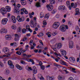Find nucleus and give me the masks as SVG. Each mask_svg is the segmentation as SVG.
Masks as SVG:
<instances>
[{"label": "nucleus", "mask_w": 80, "mask_h": 80, "mask_svg": "<svg viewBox=\"0 0 80 80\" xmlns=\"http://www.w3.org/2000/svg\"><path fill=\"white\" fill-rule=\"evenodd\" d=\"M10 9H11V8L9 6H6L5 9L3 8H2L1 9L0 12L2 14V15H3L4 14H6V13H7V12H10Z\"/></svg>", "instance_id": "obj_1"}, {"label": "nucleus", "mask_w": 80, "mask_h": 80, "mask_svg": "<svg viewBox=\"0 0 80 80\" xmlns=\"http://www.w3.org/2000/svg\"><path fill=\"white\" fill-rule=\"evenodd\" d=\"M60 26V23L58 22H55L52 25V27L55 29H57Z\"/></svg>", "instance_id": "obj_2"}, {"label": "nucleus", "mask_w": 80, "mask_h": 80, "mask_svg": "<svg viewBox=\"0 0 80 80\" xmlns=\"http://www.w3.org/2000/svg\"><path fill=\"white\" fill-rule=\"evenodd\" d=\"M16 19L18 22H23L24 21L25 18L23 17L20 18V17L19 16H17Z\"/></svg>", "instance_id": "obj_3"}, {"label": "nucleus", "mask_w": 80, "mask_h": 80, "mask_svg": "<svg viewBox=\"0 0 80 80\" xmlns=\"http://www.w3.org/2000/svg\"><path fill=\"white\" fill-rule=\"evenodd\" d=\"M46 7L49 11L52 10V9L53 8V7L52 4H50L49 5H47Z\"/></svg>", "instance_id": "obj_4"}, {"label": "nucleus", "mask_w": 80, "mask_h": 80, "mask_svg": "<svg viewBox=\"0 0 80 80\" xmlns=\"http://www.w3.org/2000/svg\"><path fill=\"white\" fill-rule=\"evenodd\" d=\"M8 65L10 66L11 68H13L14 66L13 65V63L11 61L9 60L8 62Z\"/></svg>", "instance_id": "obj_5"}, {"label": "nucleus", "mask_w": 80, "mask_h": 80, "mask_svg": "<svg viewBox=\"0 0 80 80\" xmlns=\"http://www.w3.org/2000/svg\"><path fill=\"white\" fill-rule=\"evenodd\" d=\"M1 33H7V30L5 28H2L0 30Z\"/></svg>", "instance_id": "obj_6"}, {"label": "nucleus", "mask_w": 80, "mask_h": 80, "mask_svg": "<svg viewBox=\"0 0 80 80\" xmlns=\"http://www.w3.org/2000/svg\"><path fill=\"white\" fill-rule=\"evenodd\" d=\"M8 22V19L5 18L2 20V23L3 25L7 24V22Z\"/></svg>", "instance_id": "obj_7"}, {"label": "nucleus", "mask_w": 80, "mask_h": 80, "mask_svg": "<svg viewBox=\"0 0 80 80\" xmlns=\"http://www.w3.org/2000/svg\"><path fill=\"white\" fill-rule=\"evenodd\" d=\"M62 45L61 43H59L57 44H56L55 46V47L57 48V49H59L62 48Z\"/></svg>", "instance_id": "obj_8"}, {"label": "nucleus", "mask_w": 80, "mask_h": 80, "mask_svg": "<svg viewBox=\"0 0 80 80\" xmlns=\"http://www.w3.org/2000/svg\"><path fill=\"white\" fill-rule=\"evenodd\" d=\"M3 51L4 53H6V52H8L7 53H9V54H11V53H12V52H11L10 53H8V52H9V49H8V48H4L3 49Z\"/></svg>", "instance_id": "obj_9"}, {"label": "nucleus", "mask_w": 80, "mask_h": 80, "mask_svg": "<svg viewBox=\"0 0 80 80\" xmlns=\"http://www.w3.org/2000/svg\"><path fill=\"white\" fill-rule=\"evenodd\" d=\"M59 30L62 32H65L66 31V29L65 28L63 27V26H61L59 28Z\"/></svg>", "instance_id": "obj_10"}, {"label": "nucleus", "mask_w": 80, "mask_h": 80, "mask_svg": "<svg viewBox=\"0 0 80 80\" xmlns=\"http://www.w3.org/2000/svg\"><path fill=\"white\" fill-rule=\"evenodd\" d=\"M14 11L15 12L17 13L18 14H19L20 13V10L17 8H15L14 9Z\"/></svg>", "instance_id": "obj_11"}, {"label": "nucleus", "mask_w": 80, "mask_h": 80, "mask_svg": "<svg viewBox=\"0 0 80 80\" xmlns=\"http://www.w3.org/2000/svg\"><path fill=\"white\" fill-rule=\"evenodd\" d=\"M73 42L72 41H71L69 42V48H73Z\"/></svg>", "instance_id": "obj_12"}, {"label": "nucleus", "mask_w": 80, "mask_h": 80, "mask_svg": "<svg viewBox=\"0 0 80 80\" xmlns=\"http://www.w3.org/2000/svg\"><path fill=\"white\" fill-rule=\"evenodd\" d=\"M13 23H16V19L15 18V17L13 16H12L11 17Z\"/></svg>", "instance_id": "obj_13"}, {"label": "nucleus", "mask_w": 80, "mask_h": 80, "mask_svg": "<svg viewBox=\"0 0 80 80\" xmlns=\"http://www.w3.org/2000/svg\"><path fill=\"white\" fill-rule=\"evenodd\" d=\"M76 13L75 15H79L80 14V12H79V9L78 8H76L75 9Z\"/></svg>", "instance_id": "obj_14"}, {"label": "nucleus", "mask_w": 80, "mask_h": 80, "mask_svg": "<svg viewBox=\"0 0 80 80\" xmlns=\"http://www.w3.org/2000/svg\"><path fill=\"white\" fill-rule=\"evenodd\" d=\"M33 73L34 74H36L37 73V69H36V67L34 66L33 67Z\"/></svg>", "instance_id": "obj_15"}, {"label": "nucleus", "mask_w": 80, "mask_h": 80, "mask_svg": "<svg viewBox=\"0 0 80 80\" xmlns=\"http://www.w3.org/2000/svg\"><path fill=\"white\" fill-rule=\"evenodd\" d=\"M16 67L17 68L19 69L20 70H21L22 69V67L18 64L16 65Z\"/></svg>", "instance_id": "obj_16"}, {"label": "nucleus", "mask_w": 80, "mask_h": 80, "mask_svg": "<svg viewBox=\"0 0 80 80\" xmlns=\"http://www.w3.org/2000/svg\"><path fill=\"white\" fill-rule=\"evenodd\" d=\"M61 53L62 55H66L67 54V52L64 50H62L61 51Z\"/></svg>", "instance_id": "obj_17"}, {"label": "nucleus", "mask_w": 80, "mask_h": 80, "mask_svg": "<svg viewBox=\"0 0 80 80\" xmlns=\"http://www.w3.org/2000/svg\"><path fill=\"white\" fill-rule=\"evenodd\" d=\"M21 10L22 11V12H23L25 13V14H28V12L26 10L25 8H22L21 9Z\"/></svg>", "instance_id": "obj_18"}, {"label": "nucleus", "mask_w": 80, "mask_h": 80, "mask_svg": "<svg viewBox=\"0 0 80 80\" xmlns=\"http://www.w3.org/2000/svg\"><path fill=\"white\" fill-rule=\"evenodd\" d=\"M5 38L8 40H11V37L8 36V35H7L5 36Z\"/></svg>", "instance_id": "obj_19"}, {"label": "nucleus", "mask_w": 80, "mask_h": 80, "mask_svg": "<svg viewBox=\"0 0 80 80\" xmlns=\"http://www.w3.org/2000/svg\"><path fill=\"white\" fill-rule=\"evenodd\" d=\"M58 9L59 10H61V9H63V10H65V6H60L58 7Z\"/></svg>", "instance_id": "obj_20"}, {"label": "nucleus", "mask_w": 80, "mask_h": 80, "mask_svg": "<svg viewBox=\"0 0 80 80\" xmlns=\"http://www.w3.org/2000/svg\"><path fill=\"white\" fill-rule=\"evenodd\" d=\"M69 60L71 62H75V59L73 57H71L69 58Z\"/></svg>", "instance_id": "obj_21"}, {"label": "nucleus", "mask_w": 80, "mask_h": 80, "mask_svg": "<svg viewBox=\"0 0 80 80\" xmlns=\"http://www.w3.org/2000/svg\"><path fill=\"white\" fill-rule=\"evenodd\" d=\"M30 25L31 27L32 28H33L34 27V24L33 23V21L32 20L30 21Z\"/></svg>", "instance_id": "obj_22"}, {"label": "nucleus", "mask_w": 80, "mask_h": 80, "mask_svg": "<svg viewBox=\"0 0 80 80\" xmlns=\"http://www.w3.org/2000/svg\"><path fill=\"white\" fill-rule=\"evenodd\" d=\"M5 73L6 75H9L10 74V70L8 69H6L5 70Z\"/></svg>", "instance_id": "obj_23"}, {"label": "nucleus", "mask_w": 80, "mask_h": 80, "mask_svg": "<svg viewBox=\"0 0 80 80\" xmlns=\"http://www.w3.org/2000/svg\"><path fill=\"white\" fill-rule=\"evenodd\" d=\"M61 63L62 65H64L67 67H68V65L67 64V63L63 61H61Z\"/></svg>", "instance_id": "obj_24"}, {"label": "nucleus", "mask_w": 80, "mask_h": 80, "mask_svg": "<svg viewBox=\"0 0 80 80\" xmlns=\"http://www.w3.org/2000/svg\"><path fill=\"white\" fill-rule=\"evenodd\" d=\"M21 36V35H20V34H16L15 35V37H16V38H20Z\"/></svg>", "instance_id": "obj_25"}, {"label": "nucleus", "mask_w": 80, "mask_h": 80, "mask_svg": "<svg viewBox=\"0 0 80 80\" xmlns=\"http://www.w3.org/2000/svg\"><path fill=\"white\" fill-rule=\"evenodd\" d=\"M36 7H41V6H40V3L39 2H38L36 3Z\"/></svg>", "instance_id": "obj_26"}, {"label": "nucleus", "mask_w": 80, "mask_h": 80, "mask_svg": "<svg viewBox=\"0 0 80 80\" xmlns=\"http://www.w3.org/2000/svg\"><path fill=\"white\" fill-rule=\"evenodd\" d=\"M27 38L26 36H25L23 37L22 41H23V42H25V41H27Z\"/></svg>", "instance_id": "obj_27"}, {"label": "nucleus", "mask_w": 80, "mask_h": 80, "mask_svg": "<svg viewBox=\"0 0 80 80\" xmlns=\"http://www.w3.org/2000/svg\"><path fill=\"white\" fill-rule=\"evenodd\" d=\"M51 4H54L55 3V1L54 0H49Z\"/></svg>", "instance_id": "obj_28"}, {"label": "nucleus", "mask_w": 80, "mask_h": 80, "mask_svg": "<svg viewBox=\"0 0 80 80\" xmlns=\"http://www.w3.org/2000/svg\"><path fill=\"white\" fill-rule=\"evenodd\" d=\"M12 29H13V30H15L17 28V27L15 25H14L12 26Z\"/></svg>", "instance_id": "obj_29"}, {"label": "nucleus", "mask_w": 80, "mask_h": 80, "mask_svg": "<svg viewBox=\"0 0 80 80\" xmlns=\"http://www.w3.org/2000/svg\"><path fill=\"white\" fill-rule=\"evenodd\" d=\"M62 70L63 71H64V72H65L66 73H68V72L67 71V68H62Z\"/></svg>", "instance_id": "obj_30"}, {"label": "nucleus", "mask_w": 80, "mask_h": 80, "mask_svg": "<svg viewBox=\"0 0 80 80\" xmlns=\"http://www.w3.org/2000/svg\"><path fill=\"white\" fill-rule=\"evenodd\" d=\"M16 53L19 55H22V52H20V51H17L16 52Z\"/></svg>", "instance_id": "obj_31"}, {"label": "nucleus", "mask_w": 80, "mask_h": 80, "mask_svg": "<svg viewBox=\"0 0 80 80\" xmlns=\"http://www.w3.org/2000/svg\"><path fill=\"white\" fill-rule=\"evenodd\" d=\"M22 30V28L20 27H19L17 29V32H20Z\"/></svg>", "instance_id": "obj_32"}, {"label": "nucleus", "mask_w": 80, "mask_h": 80, "mask_svg": "<svg viewBox=\"0 0 80 80\" xmlns=\"http://www.w3.org/2000/svg\"><path fill=\"white\" fill-rule=\"evenodd\" d=\"M76 69L75 68H72V71L73 73H77V72L76 71H75Z\"/></svg>", "instance_id": "obj_33"}, {"label": "nucleus", "mask_w": 80, "mask_h": 80, "mask_svg": "<svg viewBox=\"0 0 80 80\" xmlns=\"http://www.w3.org/2000/svg\"><path fill=\"white\" fill-rule=\"evenodd\" d=\"M66 3H67V7H69V6H70V1H67L66 2Z\"/></svg>", "instance_id": "obj_34"}, {"label": "nucleus", "mask_w": 80, "mask_h": 80, "mask_svg": "<svg viewBox=\"0 0 80 80\" xmlns=\"http://www.w3.org/2000/svg\"><path fill=\"white\" fill-rule=\"evenodd\" d=\"M21 63L22 64H27V63L23 61V60H21Z\"/></svg>", "instance_id": "obj_35"}, {"label": "nucleus", "mask_w": 80, "mask_h": 80, "mask_svg": "<svg viewBox=\"0 0 80 80\" xmlns=\"http://www.w3.org/2000/svg\"><path fill=\"white\" fill-rule=\"evenodd\" d=\"M22 4V5H26V2H24V1L21 2Z\"/></svg>", "instance_id": "obj_36"}, {"label": "nucleus", "mask_w": 80, "mask_h": 80, "mask_svg": "<svg viewBox=\"0 0 80 80\" xmlns=\"http://www.w3.org/2000/svg\"><path fill=\"white\" fill-rule=\"evenodd\" d=\"M49 18V15L48 14H46L45 15L44 17V18Z\"/></svg>", "instance_id": "obj_37"}, {"label": "nucleus", "mask_w": 80, "mask_h": 80, "mask_svg": "<svg viewBox=\"0 0 80 80\" xmlns=\"http://www.w3.org/2000/svg\"><path fill=\"white\" fill-rule=\"evenodd\" d=\"M58 79L59 80H62V77L60 76H59L58 77Z\"/></svg>", "instance_id": "obj_38"}, {"label": "nucleus", "mask_w": 80, "mask_h": 80, "mask_svg": "<svg viewBox=\"0 0 80 80\" xmlns=\"http://www.w3.org/2000/svg\"><path fill=\"white\" fill-rule=\"evenodd\" d=\"M22 33H25V32H26V30L25 28H23L22 30Z\"/></svg>", "instance_id": "obj_39"}, {"label": "nucleus", "mask_w": 80, "mask_h": 80, "mask_svg": "<svg viewBox=\"0 0 80 80\" xmlns=\"http://www.w3.org/2000/svg\"><path fill=\"white\" fill-rule=\"evenodd\" d=\"M28 28H30V26L29 25H27L26 27V30H28Z\"/></svg>", "instance_id": "obj_40"}, {"label": "nucleus", "mask_w": 80, "mask_h": 80, "mask_svg": "<svg viewBox=\"0 0 80 80\" xmlns=\"http://www.w3.org/2000/svg\"><path fill=\"white\" fill-rule=\"evenodd\" d=\"M26 57L27 58H30V57H32V55L28 54V55H27L26 56Z\"/></svg>", "instance_id": "obj_41"}, {"label": "nucleus", "mask_w": 80, "mask_h": 80, "mask_svg": "<svg viewBox=\"0 0 80 80\" xmlns=\"http://www.w3.org/2000/svg\"><path fill=\"white\" fill-rule=\"evenodd\" d=\"M39 64L40 66H42V65H43V63H42V62L41 61H40L39 62Z\"/></svg>", "instance_id": "obj_42"}, {"label": "nucleus", "mask_w": 80, "mask_h": 80, "mask_svg": "<svg viewBox=\"0 0 80 80\" xmlns=\"http://www.w3.org/2000/svg\"><path fill=\"white\" fill-rule=\"evenodd\" d=\"M36 19L37 18H36L35 17L34 18V23H35V24H34V25H35V24L37 23V21H36Z\"/></svg>", "instance_id": "obj_43"}, {"label": "nucleus", "mask_w": 80, "mask_h": 80, "mask_svg": "<svg viewBox=\"0 0 80 80\" xmlns=\"http://www.w3.org/2000/svg\"><path fill=\"white\" fill-rule=\"evenodd\" d=\"M74 6H74L73 7V8H77V3H75V4L74 5Z\"/></svg>", "instance_id": "obj_44"}, {"label": "nucleus", "mask_w": 80, "mask_h": 80, "mask_svg": "<svg viewBox=\"0 0 80 80\" xmlns=\"http://www.w3.org/2000/svg\"><path fill=\"white\" fill-rule=\"evenodd\" d=\"M39 2H42V3H45V0H39Z\"/></svg>", "instance_id": "obj_45"}, {"label": "nucleus", "mask_w": 80, "mask_h": 80, "mask_svg": "<svg viewBox=\"0 0 80 80\" xmlns=\"http://www.w3.org/2000/svg\"><path fill=\"white\" fill-rule=\"evenodd\" d=\"M29 16L31 18H33V16H32V14H31L30 13H29Z\"/></svg>", "instance_id": "obj_46"}, {"label": "nucleus", "mask_w": 80, "mask_h": 80, "mask_svg": "<svg viewBox=\"0 0 80 80\" xmlns=\"http://www.w3.org/2000/svg\"><path fill=\"white\" fill-rule=\"evenodd\" d=\"M39 35L40 37H42L43 35V33L41 32L40 33Z\"/></svg>", "instance_id": "obj_47"}, {"label": "nucleus", "mask_w": 80, "mask_h": 80, "mask_svg": "<svg viewBox=\"0 0 80 80\" xmlns=\"http://www.w3.org/2000/svg\"><path fill=\"white\" fill-rule=\"evenodd\" d=\"M32 46L31 47V50H32L33 49H34V48H35V47H34V46H33V45H31Z\"/></svg>", "instance_id": "obj_48"}, {"label": "nucleus", "mask_w": 80, "mask_h": 80, "mask_svg": "<svg viewBox=\"0 0 80 80\" xmlns=\"http://www.w3.org/2000/svg\"><path fill=\"white\" fill-rule=\"evenodd\" d=\"M49 79L50 80H52L53 79V77H49Z\"/></svg>", "instance_id": "obj_49"}, {"label": "nucleus", "mask_w": 80, "mask_h": 80, "mask_svg": "<svg viewBox=\"0 0 80 80\" xmlns=\"http://www.w3.org/2000/svg\"><path fill=\"white\" fill-rule=\"evenodd\" d=\"M57 34V33L56 32H54L53 33L52 35H53V36H55V35H56Z\"/></svg>", "instance_id": "obj_50"}, {"label": "nucleus", "mask_w": 80, "mask_h": 80, "mask_svg": "<svg viewBox=\"0 0 80 80\" xmlns=\"http://www.w3.org/2000/svg\"><path fill=\"white\" fill-rule=\"evenodd\" d=\"M68 80H73V78H72V77H70L68 78Z\"/></svg>", "instance_id": "obj_51"}, {"label": "nucleus", "mask_w": 80, "mask_h": 80, "mask_svg": "<svg viewBox=\"0 0 80 80\" xmlns=\"http://www.w3.org/2000/svg\"><path fill=\"white\" fill-rule=\"evenodd\" d=\"M41 68L42 70H44V69H45V67H44L43 66H42L41 67Z\"/></svg>", "instance_id": "obj_52"}, {"label": "nucleus", "mask_w": 80, "mask_h": 80, "mask_svg": "<svg viewBox=\"0 0 80 80\" xmlns=\"http://www.w3.org/2000/svg\"><path fill=\"white\" fill-rule=\"evenodd\" d=\"M39 43H41L42 45H43V42H42V41L41 40H39Z\"/></svg>", "instance_id": "obj_53"}, {"label": "nucleus", "mask_w": 80, "mask_h": 80, "mask_svg": "<svg viewBox=\"0 0 80 80\" xmlns=\"http://www.w3.org/2000/svg\"><path fill=\"white\" fill-rule=\"evenodd\" d=\"M18 38H14V40L15 41H18Z\"/></svg>", "instance_id": "obj_54"}, {"label": "nucleus", "mask_w": 80, "mask_h": 80, "mask_svg": "<svg viewBox=\"0 0 80 80\" xmlns=\"http://www.w3.org/2000/svg\"><path fill=\"white\" fill-rule=\"evenodd\" d=\"M28 30H29V32H32V30L30 29V28H29L28 29Z\"/></svg>", "instance_id": "obj_55"}, {"label": "nucleus", "mask_w": 80, "mask_h": 80, "mask_svg": "<svg viewBox=\"0 0 80 80\" xmlns=\"http://www.w3.org/2000/svg\"><path fill=\"white\" fill-rule=\"evenodd\" d=\"M43 17H44V16L43 15H42V14H40V18H43Z\"/></svg>", "instance_id": "obj_56"}, {"label": "nucleus", "mask_w": 80, "mask_h": 80, "mask_svg": "<svg viewBox=\"0 0 80 80\" xmlns=\"http://www.w3.org/2000/svg\"><path fill=\"white\" fill-rule=\"evenodd\" d=\"M17 7H18V8H20V7H21V5H20V4H18V5Z\"/></svg>", "instance_id": "obj_57"}, {"label": "nucleus", "mask_w": 80, "mask_h": 80, "mask_svg": "<svg viewBox=\"0 0 80 80\" xmlns=\"http://www.w3.org/2000/svg\"><path fill=\"white\" fill-rule=\"evenodd\" d=\"M43 25H47V22H43Z\"/></svg>", "instance_id": "obj_58"}, {"label": "nucleus", "mask_w": 80, "mask_h": 80, "mask_svg": "<svg viewBox=\"0 0 80 80\" xmlns=\"http://www.w3.org/2000/svg\"><path fill=\"white\" fill-rule=\"evenodd\" d=\"M28 48V45H27L26 47V50H27Z\"/></svg>", "instance_id": "obj_59"}, {"label": "nucleus", "mask_w": 80, "mask_h": 80, "mask_svg": "<svg viewBox=\"0 0 80 80\" xmlns=\"http://www.w3.org/2000/svg\"><path fill=\"white\" fill-rule=\"evenodd\" d=\"M23 50V48H20V52H21V51H22Z\"/></svg>", "instance_id": "obj_60"}, {"label": "nucleus", "mask_w": 80, "mask_h": 80, "mask_svg": "<svg viewBox=\"0 0 80 80\" xmlns=\"http://www.w3.org/2000/svg\"><path fill=\"white\" fill-rule=\"evenodd\" d=\"M10 57V54H7V57Z\"/></svg>", "instance_id": "obj_61"}, {"label": "nucleus", "mask_w": 80, "mask_h": 80, "mask_svg": "<svg viewBox=\"0 0 80 80\" xmlns=\"http://www.w3.org/2000/svg\"><path fill=\"white\" fill-rule=\"evenodd\" d=\"M61 39L62 41H63L64 40H65V38H64L63 37H62L61 38Z\"/></svg>", "instance_id": "obj_62"}, {"label": "nucleus", "mask_w": 80, "mask_h": 80, "mask_svg": "<svg viewBox=\"0 0 80 80\" xmlns=\"http://www.w3.org/2000/svg\"><path fill=\"white\" fill-rule=\"evenodd\" d=\"M68 25H71L72 24V23L71 22L69 21L68 22Z\"/></svg>", "instance_id": "obj_63"}, {"label": "nucleus", "mask_w": 80, "mask_h": 80, "mask_svg": "<svg viewBox=\"0 0 80 80\" xmlns=\"http://www.w3.org/2000/svg\"><path fill=\"white\" fill-rule=\"evenodd\" d=\"M38 49L35 50H34V52L35 53H37V52H38Z\"/></svg>", "instance_id": "obj_64"}]
</instances>
